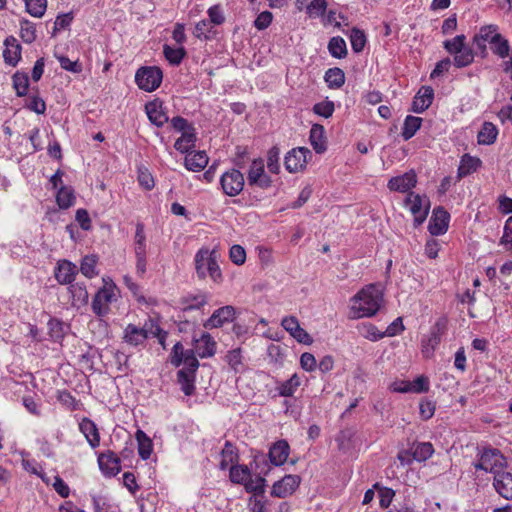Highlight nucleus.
Returning <instances> with one entry per match:
<instances>
[{
  "mask_svg": "<svg viewBox=\"0 0 512 512\" xmlns=\"http://www.w3.org/2000/svg\"><path fill=\"white\" fill-rule=\"evenodd\" d=\"M434 90L430 86H423L415 95L412 102V111L422 113L432 104Z\"/></svg>",
  "mask_w": 512,
  "mask_h": 512,
  "instance_id": "21",
  "label": "nucleus"
},
{
  "mask_svg": "<svg viewBox=\"0 0 512 512\" xmlns=\"http://www.w3.org/2000/svg\"><path fill=\"white\" fill-rule=\"evenodd\" d=\"M324 80L331 89H339L345 83V74L340 68H330L325 72Z\"/></svg>",
  "mask_w": 512,
  "mask_h": 512,
  "instance_id": "35",
  "label": "nucleus"
},
{
  "mask_svg": "<svg viewBox=\"0 0 512 512\" xmlns=\"http://www.w3.org/2000/svg\"><path fill=\"white\" fill-rule=\"evenodd\" d=\"M334 109H335L334 103L329 100L316 103L313 106V112L319 116L324 117V118L331 117L334 112Z\"/></svg>",
  "mask_w": 512,
  "mask_h": 512,
  "instance_id": "61",
  "label": "nucleus"
},
{
  "mask_svg": "<svg viewBox=\"0 0 512 512\" xmlns=\"http://www.w3.org/2000/svg\"><path fill=\"white\" fill-rule=\"evenodd\" d=\"M247 506L250 512H269L268 502L263 494L250 496Z\"/></svg>",
  "mask_w": 512,
  "mask_h": 512,
  "instance_id": "53",
  "label": "nucleus"
},
{
  "mask_svg": "<svg viewBox=\"0 0 512 512\" xmlns=\"http://www.w3.org/2000/svg\"><path fill=\"white\" fill-rule=\"evenodd\" d=\"M207 14L209 16V24L221 25L225 22V16L219 4L211 6L207 10Z\"/></svg>",
  "mask_w": 512,
  "mask_h": 512,
  "instance_id": "62",
  "label": "nucleus"
},
{
  "mask_svg": "<svg viewBox=\"0 0 512 512\" xmlns=\"http://www.w3.org/2000/svg\"><path fill=\"white\" fill-rule=\"evenodd\" d=\"M69 291L74 305H82L88 301V291L82 283H75L69 286Z\"/></svg>",
  "mask_w": 512,
  "mask_h": 512,
  "instance_id": "46",
  "label": "nucleus"
},
{
  "mask_svg": "<svg viewBox=\"0 0 512 512\" xmlns=\"http://www.w3.org/2000/svg\"><path fill=\"white\" fill-rule=\"evenodd\" d=\"M449 220V213L441 206L436 207L433 210V214L428 225L430 234L433 236L444 234L448 229Z\"/></svg>",
  "mask_w": 512,
  "mask_h": 512,
  "instance_id": "14",
  "label": "nucleus"
},
{
  "mask_svg": "<svg viewBox=\"0 0 512 512\" xmlns=\"http://www.w3.org/2000/svg\"><path fill=\"white\" fill-rule=\"evenodd\" d=\"M162 78V71L156 66L141 67L135 74L136 84L140 89L147 92L156 90L160 86Z\"/></svg>",
  "mask_w": 512,
  "mask_h": 512,
  "instance_id": "7",
  "label": "nucleus"
},
{
  "mask_svg": "<svg viewBox=\"0 0 512 512\" xmlns=\"http://www.w3.org/2000/svg\"><path fill=\"white\" fill-rule=\"evenodd\" d=\"M145 111L148 119L157 127H162L169 121V117L165 112L162 102L151 101L145 105Z\"/></svg>",
  "mask_w": 512,
  "mask_h": 512,
  "instance_id": "20",
  "label": "nucleus"
},
{
  "mask_svg": "<svg viewBox=\"0 0 512 512\" xmlns=\"http://www.w3.org/2000/svg\"><path fill=\"white\" fill-rule=\"evenodd\" d=\"M115 298H116L115 286H113V285L104 286L102 289H100L96 293V295L93 299V303H92L93 311L98 316H104L108 311V305L112 301H114Z\"/></svg>",
  "mask_w": 512,
  "mask_h": 512,
  "instance_id": "13",
  "label": "nucleus"
},
{
  "mask_svg": "<svg viewBox=\"0 0 512 512\" xmlns=\"http://www.w3.org/2000/svg\"><path fill=\"white\" fill-rule=\"evenodd\" d=\"M247 180L249 186H256L261 189H268L272 186L270 176L265 173L263 159L257 158L252 161L247 173Z\"/></svg>",
  "mask_w": 512,
  "mask_h": 512,
  "instance_id": "10",
  "label": "nucleus"
},
{
  "mask_svg": "<svg viewBox=\"0 0 512 512\" xmlns=\"http://www.w3.org/2000/svg\"><path fill=\"white\" fill-rule=\"evenodd\" d=\"M280 151L277 147H272L267 153V168L270 173L278 174L280 171L279 164Z\"/></svg>",
  "mask_w": 512,
  "mask_h": 512,
  "instance_id": "58",
  "label": "nucleus"
},
{
  "mask_svg": "<svg viewBox=\"0 0 512 512\" xmlns=\"http://www.w3.org/2000/svg\"><path fill=\"white\" fill-rule=\"evenodd\" d=\"M229 256L231 261L236 265H242L246 260V251L240 245H233L230 248Z\"/></svg>",
  "mask_w": 512,
  "mask_h": 512,
  "instance_id": "64",
  "label": "nucleus"
},
{
  "mask_svg": "<svg viewBox=\"0 0 512 512\" xmlns=\"http://www.w3.org/2000/svg\"><path fill=\"white\" fill-rule=\"evenodd\" d=\"M97 259L94 255H87L82 259L80 271L87 278L97 275L96 271Z\"/></svg>",
  "mask_w": 512,
  "mask_h": 512,
  "instance_id": "56",
  "label": "nucleus"
},
{
  "mask_svg": "<svg viewBox=\"0 0 512 512\" xmlns=\"http://www.w3.org/2000/svg\"><path fill=\"white\" fill-rule=\"evenodd\" d=\"M163 54H164L166 60L171 65L177 66L182 62L183 58L185 57L186 50L182 46L174 48V47H171V46L165 44L163 46Z\"/></svg>",
  "mask_w": 512,
  "mask_h": 512,
  "instance_id": "44",
  "label": "nucleus"
},
{
  "mask_svg": "<svg viewBox=\"0 0 512 512\" xmlns=\"http://www.w3.org/2000/svg\"><path fill=\"white\" fill-rule=\"evenodd\" d=\"M238 459V454L232 444L226 442L224 448L220 453L219 468L221 470L230 469L231 466H235L234 463Z\"/></svg>",
  "mask_w": 512,
  "mask_h": 512,
  "instance_id": "32",
  "label": "nucleus"
},
{
  "mask_svg": "<svg viewBox=\"0 0 512 512\" xmlns=\"http://www.w3.org/2000/svg\"><path fill=\"white\" fill-rule=\"evenodd\" d=\"M13 86L18 96H24L28 92L29 77L26 73L16 72L13 75Z\"/></svg>",
  "mask_w": 512,
  "mask_h": 512,
  "instance_id": "52",
  "label": "nucleus"
},
{
  "mask_svg": "<svg viewBox=\"0 0 512 512\" xmlns=\"http://www.w3.org/2000/svg\"><path fill=\"white\" fill-rule=\"evenodd\" d=\"M92 503L95 512H115L114 506L104 496H92Z\"/></svg>",
  "mask_w": 512,
  "mask_h": 512,
  "instance_id": "59",
  "label": "nucleus"
},
{
  "mask_svg": "<svg viewBox=\"0 0 512 512\" xmlns=\"http://www.w3.org/2000/svg\"><path fill=\"white\" fill-rule=\"evenodd\" d=\"M497 135V127L491 122H485L481 130L478 132V143L482 145H491L496 141Z\"/></svg>",
  "mask_w": 512,
  "mask_h": 512,
  "instance_id": "31",
  "label": "nucleus"
},
{
  "mask_svg": "<svg viewBox=\"0 0 512 512\" xmlns=\"http://www.w3.org/2000/svg\"><path fill=\"white\" fill-rule=\"evenodd\" d=\"M405 206L414 216L415 225H421L428 216L430 202L427 197L410 192L406 197Z\"/></svg>",
  "mask_w": 512,
  "mask_h": 512,
  "instance_id": "8",
  "label": "nucleus"
},
{
  "mask_svg": "<svg viewBox=\"0 0 512 512\" xmlns=\"http://www.w3.org/2000/svg\"><path fill=\"white\" fill-rule=\"evenodd\" d=\"M328 51L334 58L341 59L347 55L345 40L340 36L332 37L328 43Z\"/></svg>",
  "mask_w": 512,
  "mask_h": 512,
  "instance_id": "43",
  "label": "nucleus"
},
{
  "mask_svg": "<svg viewBox=\"0 0 512 512\" xmlns=\"http://www.w3.org/2000/svg\"><path fill=\"white\" fill-rule=\"evenodd\" d=\"M421 125L422 118L411 115L406 116L401 133L403 139L406 141L411 139L420 129Z\"/></svg>",
  "mask_w": 512,
  "mask_h": 512,
  "instance_id": "36",
  "label": "nucleus"
},
{
  "mask_svg": "<svg viewBox=\"0 0 512 512\" xmlns=\"http://www.w3.org/2000/svg\"><path fill=\"white\" fill-rule=\"evenodd\" d=\"M195 142H196L195 128H190V130L186 131V133H182L181 137H179L175 141L174 147L179 152L186 153L192 147L195 146Z\"/></svg>",
  "mask_w": 512,
  "mask_h": 512,
  "instance_id": "37",
  "label": "nucleus"
},
{
  "mask_svg": "<svg viewBox=\"0 0 512 512\" xmlns=\"http://www.w3.org/2000/svg\"><path fill=\"white\" fill-rule=\"evenodd\" d=\"M11 391L15 395L17 399L22 400V404L29 411L32 412V399L29 395H26L28 392V387L25 383L22 382H12L10 386Z\"/></svg>",
  "mask_w": 512,
  "mask_h": 512,
  "instance_id": "41",
  "label": "nucleus"
},
{
  "mask_svg": "<svg viewBox=\"0 0 512 512\" xmlns=\"http://www.w3.org/2000/svg\"><path fill=\"white\" fill-rule=\"evenodd\" d=\"M241 316V312L234 306L227 305L216 309L208 320H235Z\"/></svg>",
  "mask_w": 512,
  "mask_h": 512,
  "instance_id": "45",
  "label": "nucleus"
},
{
  "mask_svg": "<svg viewBox=\"0 0 512 512\" xmlns=\"http://www.w3.org/2000/svg\"><path fill=\"white\" fill-rule=\"evenodd\" d=\"M300 483V476L293 474L285 475L273 484L270 494L277 498H286L296 491Z\"/></svg>",
  "mask_w": 512,
  "mask_h": 512,
  "instance_id": "12",
  "label": "nucleus"
},
{
  "mask_svg": "<svg viewBox=\"0 0 512 512\" xmlns=\"http://www.w3.org/2000/svg\"><path fill=\"white\" fill-rule=\"evenodd\" d=\"M229 478L232 483L244 485L247 492L264 491L263 478H258L256 481L251 479V471L246 465H235L229 469Z\"/></svg>",
  "mask_w": 512,
  "mask_h": 512,
  "instance_id": "5",
  "label": "nucleus"
},
{
  "mask_svg": "<svg viewBox=\"0 0 512 512\" xmlns=\"http://www.w3.org/2000/svg\"><path fill=\"white\" fill-rule=\"evenodd\" d=\"M324 133V127L320 124H314L310 129V144L315 152L319 154L325 152L327 149Z\"/></svg>",
  "mask_w": 512,
  "mask_h": 512,
  "instance_id": "26",
  "label": "nucleus"
},
{
  "mask_svg": "<svg viewBox=\"0 0 512 512\" xmlns=\"http://www.w3.org/2000/svg\"><path fill=\"white\" fill-rule=\"evenodd\" d=\"M357 330L363 337L371 341L383 338L382 328L377 327L374 322H360Z\"/></svg>",
  "mask_w": 512,
  "mask_h": 512,
  "instance_id": "40",
  "label": "nucleus"
},
{
  "mask_svg": "<svg viewBox=\"0 0 512 512\" xmlns=\"http://www.w3.org/2000/svg\"><path fill=\"white\" fill-rule=\"evenodd\" d=\"M193 34L198 39L209 40L212 38L214 31L212 30L211 24L206 19H203L196 23Z\"/></svg>",
  "mask_w": 512,
  "mask_h": 512,
  "instance_id": "55",
  "label": "nucleus"
},
{
  "mask_svg": "<svg viewBox=\"0 0 512 512\" xmlns=\"http://www.w3.org/2000/svg\"><path fill=\"white\" fill-rule=\"evenodd\" d=\"M466 36L464 34H460L455 36L453 39L445 40L443 42L444 49L449 53L454 55L456 52H460L465 45Z\"/></svg>",
  "mask_w": 512,
  "mask_h": 512,
  "instance_id": "54",
  "label": "nucleus"
},
{
  "mask_svg": "<svg viewBox=\"0 0 512 512\" xmlns=\"http://www.w3.org/2000/svg\"><path fill=\"white\" fill-rule=\"evenodd\" d=\"M217 251L201 248L195 254V270L200 279H205L209 276L213 282H222V273L217 261Z\"/></svg>",
  "mask_w": 512,
  "mask_h": 512,
  "instance_id": "3",
  "label": "nucleus"
},
{
  "mask_svg": "<svg viewBox=\"0 0 512 512\" xmlns=\"http://www.w3.org/2000/svg\"><path fill=\"white\" fill-rule=\"evenodd\" d=\"M383 297L381 284L366 285L351 299V311L357 318L373 317L383 304Z\"/></svg>",
  "mask_w": 512,
  "mask_h": 512,
  "instance_id": "1",
  "label": "nucleus"
},
{
  "mask_svg": "<svg viewBox=\"0 0 512 512\" xmlns=\"http://www.w3.org/2000/svg\"><path fill=\"white\" fill-rule=\"evenodd\" d=\"M138 443V453L141 459L147 460L153 452L152 440L142 430H137L135 434Z\"/></svg>",
  "mask_w": 512,
  "mask_h": 512,
  "instance_id": "30",
  "label": "nucleus"
},
{
  "mask_svg": "<svg viewBox=\"0 0 512 512\" xmlns=\"http://www.w3.org/2000/svg\"><path fill=\"white\" fill-rule=\"evenodd\" d=\"M56 200L61 209H67L71 207L75 202L73 189L70 187L60 188L57 193Z\"/></svg>",
  "mask_w": 512,
  "mask_h": 512,
  "instance_id": "48",
  "label": "nucleus"
},
{
  "mask_svg": "<svg viewBox=\"0 0 512 512\" xmlns=\"http://www.w3.org/2000/svg\"><path fill=\"white\" fill-rule=\"evenodd\" d=\"M283 327L290 335L295 338L299 343L311 344V336L300 327V322H282Z\"/></svg>",
  "mask_w": 512,
  "mask_h": 512,
  "instance_id": "29",
  "label": "nucleus"
},
{
  "mask_svg": "<svg viewBox=\"0 0 512 512\" xmlns=\"http://www.w3.org/2000/svg\"><path fill=\"white\" fill-rule=\"evenodd\" d=\"M429 390L430 380L425 375H419L413 381H410V393L421 394L427 393Z\"/></svg>",
  "mask_w": 512,
  "mask_h": 512,
  "instance_id": "57",
  "label": "nucleus"
},
{
  "mask_svg": "<svg viewBox=\"0 0 512 512\" xmlns=\"http://www.w3.org/2000/svg\"><path fill=\"white\" fill-rule=\"evenodd\" d=\"M206 303V299L202 295L193 296L192 298L185 297L181 300L179 309L183 312L199 310Z\"/></svg>",
  "mask_w": 512,
  "mask_h": 512,
  "instance_id": "50",
  "label": "nucleus"
},
{
  "mask_svg": "<svg viewBox=\"0 0 512 512\" xmlns=\"http://www.w3.org/2000/svg\"><path fill=\"white\" fill-rule=\"evenodd\" d=\"M436 404L432 400L422 399L419 403V414L423 420H429L434 416Z\"/></svg>",
  "mask_w": 512,
  "mask_h": 512,
  "instance_id": "60",
  "label": "nucleus"
},
{
  "mask_svg": "<svg viewBox=\"0 0 512 512\" xmlns=\"http://www.w3.org/2000/svg\"><path fill=\"white\" fill-rule=\"evenodd\" d=\"M208 164V156L204 151L189 153L185 157V167L193 172L203 170Z\"/></svg>",
  "mask_w": 512,
  "mask_h": 512,
  "instance_id": "27",
  "label": "nucleus"
},
{
  "mask_svg": "<svg viewBox=\"0 0 512 512\" xmlns=\"http://www.w3.org/2000/svg\"><path fill=\"white\" fill-rule=\"evenodd\" d=\"M196 354L195 349L185 350L180 342H176L170 355V362L175 367L183 366L181 370L196 373L199 367Z\"/></svg>",
  "mask_w": 512,
  "mask_h": 512,
  "instance_id": "6",
  "label": "nucleus"
},
{
  "mask_svg": "<svg viewBox=\"0 0 512 512\" xmlns=\"http://www.w3.org/2000/svg\"><path fill=\"white\" fill-rule=\"evenodd\" d=\"M349 38L352 50L355 53L362 52L367 42L365 33L362 30L354 27L350 32Z\"/></svg>",
  "mask_w": 512,
  "mask_h": 512,
  "instance_id": "49",
  "label": "nucleus"
},
{
  "mask_svg": "<svg viewBox=\"0 0 512 512\" xmlns=\"http://www.w3.org/2000/svg\"><path fill=\"white\" fill-rule=\"evenodd\" d=\"M98 465L102 474L107 477L115 476L121 470L120 459L111 451L98 456Z\"/></svg>",
  "mask_w": 512,
  "mask_h": 512,
  "instance_id": "15",
  "label": "nucleus"
},
{
  "mask_svg": "<svg viewBox=\"0 0 512 512\" xmlns=\"http://www.w3.org/2000/svg\"><path fill=\"white\" fill-rule=\"evenodd\" d=\"M477 456L478 461L474 463L475 469L493 474L494 477L503 473L508 466L506 457L496 448H483L478 452Z\"/></svg>",
  "mask_w": 512,
  "mask_h": 512,
  "instance_id": "4",
  "label": "nucleus"
},
{
  "mask_svg": "<svg viewBox=\"0 0 512 512\" xmlns=\"http://www.w3.org/2000/svg\"><path fill=\"white\" fill-rule=\"evenodd\" d=\"M195 351L200 358L212 357L216 352V342L207 333L195 338Z\"/></svg>",
  "mask_w": 512,
  "mask_h": 512,
  "instance_id": "25",
  "label": "nucleus"
},
{
  "mask_svg": "<svg viewBox=\"0 0 512 512\" xmlns=\"http://www.w3.org/2000/svg\"><path fill=\"white\" fill-rule=\"evenodd\" d=\"M79 430L92 449L100 446V433L91 419L83 417L79 422Z\"/></svg>",
  "mask_w": 512,
  "mask_h": 512,
  "instance_id": "19",
  "label": "nucleus"
},
{
  "mask_svg": "<svg viewBox=\"0 0 512 512\" xmlns=\"http://www.w3.org/2000/svg\"><path fill=\"white\" fill-rule=\"evenodd\" d=\"M474 60L473 50L466 46L460 52L454 54L453 63L458 68L469 66Z\"/></svg>",
  "mask_w": 512,
  "mask_h": 512,
  "instance_id": "51",
  "label": "nucleus"
},
{
  "mask_svg": "<svg viewBox=\"0 0 512 512\" xmlns=\"http://www.w3.org/2000/svg\"><path fill=\"white\" fill-rule=\"evenodd\" d=\"M290 447L287 441L279 440L269 449V460L274 466L283 465L289 456Z\"/></svg>",
  "mask_w": 512,
  "mask_h": 512,
  "instance_id": "22",
  "label": "nucleus"
},
{
  "mask_svg": "<svg viewBox=\"0 0 512 512\" xmlns=\"http://www.w3.org/2000/svg\"><path fill=\"white\" fill-rule=\"evenodd\" d=\"M442 334V326L436 323L427 335H424L421 340L422 353L424 357L429 358L432 356L436 346L439 344Z\"/></svg>",
  "mask_w": 512,
  "mask_h": 512,
  "instance_id": "18",
  "label": "nucleus"
},
{
  "mask_svg": "<svg viewBox=\"0 0 512 512\" xmlns=\"http://www.w3.org/2000/svg\"><path fill=\"white\" fill-rule=\"evenodd\" d=\"M327 9L326 0H312L306 10L310 17L322 16Z\"/></svg>",
  "mask_w": 512,
  "mask_h": 512,
  "instance_id": "63",
  "label": "nucleus"
},
{
  "mask_svg": "<svg viewBox=\"0 0 512 512\" xmlns=\"http://www.w3.org/2000/svg\"><path fill=\"white\" fill-rule=\"evenodd\" d=\"M77 272L78 268L75 264L68 260H62L58 262L55 278L60 284H71Z\"/></svg>",
  "mask_w": 512,
  "mask_h": 512,
  "instance_id": "23",
  "label": "nucleus"
},
{
  "mask_svg": "<svg viewBox=\"0 0 512 512\" xmlns=\"http://www.w3.org/2000/svg\"><path fill=\"white\" fill-rule=\"evenodd\" d=\"M417 183L416 173L411 170L403 175L392 177L388 182V188L391 191L408 192Z\"/></svg>",
  "mask_w": 512,
  "mask_h": 512,
  "instance_id": "17",
  "label": "nucleus"
},
{
  "mask_svg": "<svg viewBox=\"0 0 512 512\" xmlns=\"http://www.w3.org/2000/svg\"><path fill=\"white\" fill-rule=\"evenodd\" d=\"M43 481L48 485H52L54 490L63 498H67L70 494L69 486L64 482L59 475H53L52 477L41 476Z\"/></svg>",
  "mask_w": 512,
  "mask_h": 512,
  "instance_id": "47",
  "label": "nucleus"
},
{
  "mask_svg": "<svg viewBox=\"0 0 512 512\" xmlns=\"http://www.w3.org/2000/svg\"><path fill=\"white\" fill-rule=\"evenodd\" d=\"M301 385V378L298 374L294 373L289 379L286 381L279 382L277 384L276 390L279 396L282 397H291L297 391V389Z\"/></svg>",
  "mask_w": 512,
  "mask_h": 512,
  "instance_id": "28",
  "label": "nucleus"
},
{
  "mask_svg": "<svg viewBox=\"0 0 512 512\" xmlns=\"http://www.w3.org/2000/svg\"><path fill=\"white\" fill-rule=\"evenodd\" d=\"M178 382L181 385V390L185 395L190 396L193 394L195 386V373L188 372L187 370H179L177 373Z\"/></svg>",
  "mask_w": 512,
  "mask_h": 512,
  "instance_id": "42",
  "label": "nucleus"
},
{
  "mask_svg": "<svg viewBox=\"0 0 512 512\" xmlns=\"http://www.w3.org/2000/svg\"><path fill=\"white\" fill-rule=\"evenodd\" d=\"M480 164V159L470 156L469 154L463 155L458 167V176L462 178L473 173L477 170Z\"/></svg>",
  "mask_w": 512,
  "mask_h": 512,
  "instance_id": "39",
  "label": "nucleus"
},
{
  "mask_svg": "<svg viewBox=\"0 0 512 512\" xmlns=\"http://www.w3.org/2000/svg\"><path fill=\"white\" fill-rule=\"evenodd\" d=\"M244 183V175L237 169L226 171L220 178L224 194L230 197L239 195L244 188Z\"/></svg>",
  "mask_w": 512,
  "mask_h": 512,
  "instance_id": "9",
  "label": "nucleus"
},
{
  "mask_svg": "<svg viewBox=\"0 0 512 512\" xmlns=\"http://www.w3.org/2000/svg\"><path fill=\"white\" fill-rule=\"evenodd\" d=\"M225 360L235 373H241L245 370L244 357L240 348L230 350L226 354Z\"/></svg>",
  "mask_w": 512,
  "mask_h": 512,
  "instance_id": "34",
  "label": "nucleus"
},
{
  "mask_svg": "<svg viewBox=\"0 0 512 512\" xmlns=\"http://www.w3.org/2000/svg\"><path fill=\"white\" fill-rule=\"evenodd\" d=\"M5 64L15 67L21 59V45L14 36H8L4 40L2 52Z\"/></svg>",
  "mask_w": 512,
  "mask_h": 512,
  "instance_id": "16",
  "label": "nucleus"
},
{
  "mask_svg": "<svg viewBox=\"0 0 512 512\" xmlns=\"http://www.w3.org/2000/svg\"><path fill=\"white\" fill-rule=\"evenodd\" d=\"M493 486L501 497L512 500V473L504 471L495 476Z\"/></svg>",
  "mask_w": 512,
  "mask_h": 512,
  "instance_id": "24",
  "label": "nucleus"
},
{
  "mask_svg": "<svg viewBox=\"0 0 512 512\" xmlns=\"http://www.w3.org/2000/svg\"><path fill=\"white\" fill-rule=\"evenodd\" d=\"M312 153L306 147H297L290 150L284 159V165L290 173H296L306 167L308 158H311Z\"/></svg>",
  "mask_w": 512,
  "mask_h": 512,
  "instance_id": "11",
  "label": "nucleus"
},
{
  "mask_svg": "<svg viewBox=\"0 0 512 512\" xmlns=\"http://www.w3.org/2000/svg\"><path fill=\"white\" fill-rule=\"evenodd\" d=\"M491 50L500 58H506L510 53L509 42L501 35L494 34L490 39Z\"/></svg>",
  "mask_w": 512,
  "mask_h": 512,
  "instance_id": "38",
  "label": "nucleus"
},
{
  "mask_svg": "<svg viewBox=\"0 0 512 512\" xmlns=\"http://www.w3.org/2000/svg\"><path fill=\"white\" fill-rule=\"evenodd\" d=\"M411 453L414 460L424 462L433 455L434 448L430 442H419L411 447Z\"/></svg>",
  "mask_w": 512,
  "mask_h": 512,
  "instance_id": "33",
  "label": "nucleus"
},
{
  "mask_svg": "<svg viewBox=\"0 0 512 512\" xmlns=\"http://www.w3.org/2000/svg\"><path fill=\"white\" fill-rule=\"evenodd\" d=\"M166 336L167 333L154 322H145L142 327L134 323H130L124 331L125 342L134 346L142 344L150 337H155L158 339L159 344L165 348Z\"/></svg>",
  "mask_w": 512,
  "mask_h": 512,
  "instance_id": "2",
  "label": "nucleus"
}]
</instances>
